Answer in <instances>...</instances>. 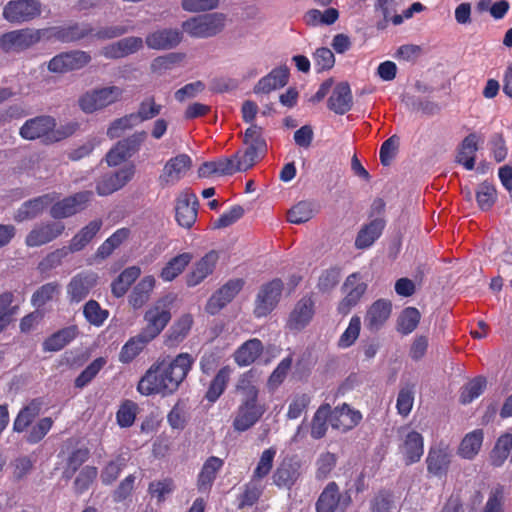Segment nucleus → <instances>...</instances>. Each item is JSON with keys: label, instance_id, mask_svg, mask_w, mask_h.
Here are the masks:
<instances>
[{"label": "nucleus", "instance_id": "nucleus-1", "mask_svg": "<svg viewBox=\"0 0 512 512\" xmlns=\"http://www.w3.org/2000/svg\"><path fill=\"white\" fill-rule=\"evenodd\" d=\"M194 363L195 358L187 352L179 353L171 361L157 360L140 378L137 391L143 396H171L185 381Z\"/></svg>", "mask_w": 512, "mask_h": 512}, {"label": "nucleus", "instance_id": "nucleus-2", "mask_svg": "<svg viewBox=\"0 0 512 512\" xmlns=\"http://www.w3.org/2000/svg\"><path fill=\"white\" fill-rule=\"evenodd\" d=\"M267 411L258 398H241L232 421L234 431L242 433L256 425Z\"/></svg>", "mask_w": 512, "mask_h": 512}, {"label": "nucleus", "instance_id": "nucleus-3", "mask_svg": "<svg viewBox=\"0 0 512 512\" xmlns=\"http://www.w3.org/2000/svg\"><path fill=\"white\" fill-rule=\"evenodd\" d=\"M284 283L279 278H274L259 287L255 296L253 314L260 319L268 316L278 306Z\"/></svg>", "mask_w": 512, "mask_h": 512}, {"label": "nucleus", "instance_id": "nucleus-4", "mask_svg": "<svg viewBox=\"0 0 512 512\" xmlns=\"http://www.w3.org/2000/svg\"><path fill=\"white\" fill-rule=\"evenodd\" d=\"M225 26V16L211 13L192 17L182 23L184 32L194 38H209L220 33Z\"/></svg>", "mask_w": 512, "mask_h": 512}, {"label": "nucleus", "instance_id": "nucleus-5", "mask_svg": "<svg viewBox=\"0 0 512 512\" xmlns=\"http://www.w3.org/2000/svg\"><path fill=\"white\" fill-rule=\"evenodd\" d=\"M45 40L42 29L22 28L6 32L0 36V49L5 52H21Z\"/></svg>", "mask_w": 512, "mask_h": 512}, {"label": "nucleus", "instance_id": "nucleus-6", "mask_svg": "<svg viewBox=\"0 0 512 512\" xmlns=\"http://www.w3.org/2000/svg\"><path fill=\"white\" fill-rule=\"evenodd\" d=\"M56 119L50 115H40L26 120L19 129L24 140L40 139L45 144L55 143Z\"/></svg>", "mask_w": 512, "mask_h": 512}, {"label": "nucleus", "instance_id": "nucleus-7", "mask_svg": "<svg viewBox=\"0 0 512 512\" xmlns=\"http://www.w3.org/2000/svg\"><path fill=\"white\" fill-rule=\"evenodd\" d=\"M351 504L350 492L341 493L339 485L331 481L319 494L315 502V512H346Z\"/></svg>", "mask_w": 512, "mask_h": 512}, {"label": "nucleus", "instance_id": "nucleus-8", "mask_svg": "<svg viewBox=\"0 0 512 512\" xmlns=\"http://www.w3.org/2000/svg\"><path fill=\"white\" fill-rule=\"evenodd\" d=\"M122 95L123 89L118 86L94 89L80 97L79 106L85 113H93L116 103Z\"/></svg>", "mask_w": 512, "mask_h": 512}, {"label": "nucleus", "instance_id": "nucleus-9", "mask_svg": "<svg viewBox=\"0 0 512 512\" xmlns=\"http://www.w3.org/2000/svg\"><path fill=\"white\" fill-rule=\"evenodd\" d=\"M45 41L74 43L92 36L94 28L89 23L70 22L60 26L43 28Z\"/></svg>", "mask_w": 512, "mask_h": 512}, {"label": "nucleus", "instance_id": "nucleus-10", "mask_svg": "<svg viewBox=\"0 0 512 512\" xmlns=\"http://www.w3.org/2000/svg\"><path fill=\"white\" fill-rule=\"evenodd\" d=\"M42 13L39 0H11L3 7V18L9 23L21 24L38 18Z\"/></svg>", "mask_w": 512, "mask_h": 512}, {"label": "nucleus", "instance_id": "nucleus-11", "mask_svg": "<svg viewBox=\"0 0 512 512\" xmlns=\"http://www.w3.org/2000/svg\"><path fill=\"white\" fill-rule=\"evenodd\" d=\"M171 320L170 304L164 300H158L144 314L145 327L141 330L148 340L155 339Z\"/></svg>", "mask_w": 512, "mask_h": 512}, {"label": "nucleus", "instance_id": "nucleus-12", "mask_svg": "<svg viewBox=\"0 0 512 512\" xmlns=\"http://www.w3.org/2000/svg\"><path fill=\"white\" fill-rule=\"evenodd\" d=\"M93 198L92 191H80L73 195L54 201L50 207V216L53 219H65L85 210Z\"/></svg>", "mask_w": 512, "mask_h": 512}, {"label": "nucleus", "instance_id": "nucleus-13", "mask_svg": "<svg viewBox=\"0 0 512 512\" xmlns=\"http://www.w3.org/2000/svg\"><path fill=\"white\" fill-rule=\"evenodd\" d=\"M243 143L247 146L244 152H240L243 158V166L253 167L267 151V143L263 137V129L252 124L244 132Z\"/></svg>", "mask_w": 512, "mask_h": 512}, {"label": "nucleus", "instance_id": "nucleus-14", "mask_svg": "<svg viewBox=\"0 0 512 512\" xmlns=\"http://www.w3.org/2000/svg\"><path fill=\"white\" fill-rule=\"evenodd\" d=\"M92 60L89 52L83 50H70L55 55L47 65L52 73L64 74L80 70Z\"/></svg>", "mask_w": 512, "mask_h": 512}, {"label": "nucleus", "instance_id": "nucleus-15", "mask_svg": "<svg viewBox=\"0 0 512 512\" xmlns=\"http://www.w3.org/2000/svg\"><path fill=\"white\" fill-rule=\"evenodd\" d=\"M146 139V132H135L132 135L119 140L106 154V162L109 166H117L136 154Z\"/></svg>", "mask_w": 512, "mask_h": 512}, {"label": "nucleus", "instance_id": "nucleus-16", "mask_svg": "<svg viewBox=\"0 0 512 512\" xmlns=\"http://www.w3.org/2000/svg\"><path fill=\"white\" fill-rule=\"evenodd\" d=\"M315 315V302L311 296H303L294 305L288 315L285 328L291 332L305 329Z\"/></svg>", "mask_w": 512, "mask_h": 512}, {"label": "nucleus", "instance_id": "nucleus-17", "mask_svg": "<svg viewBox=\"0 0 512 512\" xmlns=\"http://www.w3.org/2000/svg\"><path fill=\"white\" fill-rule=\"evenodd\" d=\"M198 199L188 190L181 192L176 198L175 220L179 226L190 229L197 220Z\"/></svg>", "mask_w": 512, "mask_h": 512}, {"label": "nucleus", "instance_id": "nucleus-18", "mask_svg": "<svg viewBox=\"0 0 512 512\" xmlns=\"http://www.w3.org/2000/svg\"><path fill=\"white\" fill-rule=\"evenodd\" d=\"M192 159L187 154H178L164 165L158 181L161 187L176 184L190 170Z\"/></svg>", "mask_w": 512, "mask_h": 512}, {"label": "nucleus", "instance_id": "nucleus-19", "mask_svg": "<svg viewBox=\"0 0 512 512\" xmlns=\"http://www.w3.org/2000/svg\"><path fill=\"white\" fill-rule=\"evenodd\" d=\"M65 230L64 223L48 221L36 225L26 236L25 244L28 247H39L57 239Z\"/></svg>", "mask_w": 512, "mask_h": 512}, {"label": "nucleus", "instance_id": "nucleus-20", "mask_svg": "<svg viewBox=\"0 0 512 512\" xmlns=\"http://www.w3.org/2000/svg\"><path fill=\"white\" fill-rule=\"evenodd\" d=\"M451 458L452 453L447 444L440 442L438 445L431 446L426 457L427 472L438 478L446 476Z\"/></svg>", "mask_w": 512, "mask_h": 512}, {"label": "nucleus", "instance_id": "nucleus-21", "mask_svg": "<svg viewBox=\"0 0 512 512\" xmlns=\"http://www.w3.org/2000/svg\"><path fill=\"white\" fill-rule=\"evenodd\" d=\"M245 282L241 278L230 279L220 287L208 300L206 310L210 314H216L242 290Z\"/></svg>", "mask_w": 512, "mask_h": 512}, {"label": "nucleus", "instance_id": "nucleus-22", "mask_svg": "<svg viewBox=\"0 0 512 512\" xmlns=\"http://www.w3.org/2000/svg\"><path fill=\"white\" fill-rule=\"evenodd\" d=\"M362 420L359 410L353 409L347 403L331 408L330 425L333 429L343 433L355 428Z\"/></svg>", "mask_w": 512, "mask_h": 512}, {"label": "nucleus", "instance_id": "nucleus-23", "mask_svg": "<svg viewBox=\"0 0 512 512\" xmlns=\"http://www.w3.org/2000/svg\"><path fill=\"white\" fill-rule=\"evenodd\" d=\"M58 198L59 194L52 192L25 201L17 210L14 216L15 221L23 222L36 218Z\"/></svg>", "mask_w": 512, "mask_h": 512}, {"label": "nucleus", "instance_id": "nucleus-24", "mask_svg": "<svg viewBox=\"0 0 512 512\" xmlns=\"http://www.w3.org/2000/svg\"><path fill=\"white\" fill-rule=\"evenodd\" d=\"M97 274L93 272H81L72 277L67 285V295L71 303H79L84 300L97 284Z\"/></svg>", "mask_w": 512, "mask_h": 512}, {"label": "nucleus", "instance_id": "nucleus-25", "mask_svg": "<svg viewBox=\"0 0 512 512\" xmlns=\"http://www.w3.org/2000/svg\"><path fill=\"white\" fill-rule=\"evenodd\" d=\"M344 289L347 290V293L339 302L337 310L340 314L346 315L358 304L367 289V285L360 281L357 273H353L344 282Z\"/></svg>", "mask_w": 512, "mask_h": 512}, {"label": "nucleus", "instance_id": "nucleus-26", "mask_svg": "<svg viewBox=\"0 0 512 512\" xmlns=\"http://www.w3.org/2000/svg\"><path fill=\"white\" fill-rule=\"evenodd\" d=\"M300 463L292 458H284L273 472V483L278 488L291 489L300 477Z\"/></svg>", "mask_w": 512, "mask_h": 512}, {"label": "nucleus", "instance_id": "nucleus-27", "mask_svg": "<svg viewBox=\"0 0 512 512\" xmlns=\"http://www.w3.org/2000/svg\"><path fill=\"white\" fill-rule=\"evenodd\" d=\"M392 311V303L387 299L376 300L367 310L365 326L371 332L378 331L389 319Z\"/></svg>", "mask_w": 512, "mask_h": 512}, {"label": "nucleus", "instance_id": "nucleus-28", "mask_svg": "<svg viewBox=\"0 0 512 512\" xmlns=\"http://www.w3.org/2000/svg\"><path fill=\"white\" fill-rule=\"evenodd\" d=\"M353 97L347 82H341L335 86L328 98L327 106L337 115H344L351 110Z\"/></svg>", "mask_w": 512, "mask_h": 512}, {"label": "nucleus", "instance_id": "nucleus-29", "mask_svg": "<svg viewBox=\"0 0 512 512\" xmlns=\"http://www.w3.org/2000/svg\"><path fill=\"white\" fill-rule=\"evenodd\" d=\"M182 39L178 29H161L147 35L146 45L155 50H168L176 47Z\"/></svg>", "mask_w": 512, "mask_h": 512}, {"label": "nucleus", "instance_id": "nucleus-30", "mask_svg": "<svg viewBox=\"0 0 512 512\" xmlns=\"http://www.w3.org/2000/svg\"><path fill=\"white\" fill-rule=\"evenodd\" d=\"M218 261V254L216 251L211 250L206 253L196 264L194 269L187 276V285L193 287L201 283L208 275L212 274L216 263Z\"/></svg>", "mask_w": 512, "mask_h": 512}, {"label": "nucleus", "instance_id": "nucleus-31", "mask_svg": "<svg viewBox=\"0 0 512 512\" xmlns=\"http://www.w3.org/2000/svg\"><path fill=\"white\" fill-rule=\"evenodd\" d=\"M224 461L216 456L206 459L197 476V489L200 492H207L211 489L218 472L222 469Z\"/></svg>", "mask_w": 512, "mask_h": 512}, {"label": "nucleus", "instance_id": "nucleus-32", "mask_svg": "<svg viewBox=\"0 0 512 512\" xmlns=\"http://www.w3.org/2000/svg\"><path fill=\"white\" fill-rule=\"evenodd\" d=\"M289 79V69L284 67L274 68L268 75L262 77L254 87L255 93H270L273 90L284 87Z\"/></svg>", "mask_w": 512, "mask_h": 512}, {"label": "nucleus", "instance_id": "nucleus-33", "mask_svg": "<svg viewBox=\"0 0 512 512\" xmlns=\"http://www.w3.org/2000/svg\"><path fill=\"white\" fill-rule=\"evenodd\" d=\"M79 334V329L76 325L64 327L49 337L43 342V350L47 352H57L62 350L65 346L71 343Z\"/></svg>", "mask_w": 512, "mask_h": 512}, {"label": "nucleus", "instance_id": "nucleus-34", "mask_svg": "<svg viewBox=\"0 0 512 512\" xmlns=\"http://www.w3.org/2000/svg\"><path fill=\"white\" fill-rule=\"evenodd\" d=\"M402 452L406 465L420 461L424 453V439L417 431H410L404 438Z\"/></svg>", "mask_w": 512, "mask_h": 512}, {"label": "nucleus", "instance_id": "nucleus-35", "mask_svg": "<svg viewBox=\"0 0 512 512\" xmlns=\"http://www.w3.org/2000/svg\"><path fill=\"white\" fill-rule=\"evenodd\" d=\"M480 136L476 133L468 134L461 142L456 157L457 163L463 165L466 170H473L475 167V154L478 151Z\"/></svg>", "mask_w": 512, "mask_h": 512}, {"label": "nucleus", "instance_id": "nucleus-36", "mask_svg": "<svg viewBox=\"0 0 512 512\" xmlns=\"http://www.w3.org/2000/svg\"><path fill=\"white\" fill-rule=\"evenodd\" d=\"M232 368L229 365L221 367L215 376L210 381L206 390L204 398L211 404H214L225 392L230 377Z\"/></svg>", "mask_w": 512, "mask_h": 512}, {"label": "nucleus", "instance_id": "nucleus-37", "mask_svg": "<svg viewBox=\"0 0 512 512\" xmlns=\"http://www.w3.org/2000/svg\"><path fill=\"white\" fill-rule=\"evenodd\" d=\"M385 228V220L376 218L364 225L357 234L355 246L358 249L370 247L382 234Z\"/></svg>", "mask_w": 512, "mask_h": 512}, {"label": "nucleus", "instance_id": "nucleus-38", "mask_svg": "<svg viewBox=\"0 0 512 512\" xmlns=\"http://www.w3.org/2000/svg\"><path fill=\"white\" fill-rule=\"evenodd\" d=\"M263 352V344L257 338H252L244 342L234 353V360L240 367L249 366Z\"/></svg>", "mask_w": 512, "mask_h": 512}, {"label": "nucleus", "instance_id": "nucleus-39", "mask_svg": "<svg viewBox=\"0 0 512 512\" xmlns=\"http://www.w3.org/2000/svg\"><path fill=\"white\" fill-rule=\"evenodd\" d=\"M156 280L154 276L143 277L133 288L128 297L129 304L134 309L143 307L150 299L151 293L155 287Z\"/></svg>", "mask_w": 512, "mask_h": 512}, {"label": "nucleus", "instance_id": "nucleus-40", "mask_svg": "<svg viewBox=\"0 0 512 512\" xmlns=\"http://www.w3.org/2000/svg\"><path fill=\"white\" fill-rule=\"evenodd\" d=\"M102 220L95 219L80 229L70 240L68 248L71 253L83 250L97 235L102 227Z\"/></svg>", "mask_w": 512, "mask_h": 512}, {"label": "nucleus", "instance_id": "nucleus-41", "mask_svg": "<svg viewBox=\"0 0 512 512\" xmlns=\"http://www.w3.org/2000/svg\"><path fill=\"white\" fill-rule=\"evenodd\" d=\"M193 325V317L191 314H184L170 327L165 343L167 346H177L189 334Z\"/></svg>", "mask_w": 512, "mask_h": 512}, {"label": "nucleus", "instance_id": "nucleus-42", "mask_svg": "<svg viewBox=\"0 0 512 512\" xmlns=\"http://www.w3.org/2000/svg\"><path fill=\"white\" fill-rule=\"evenodd\" d=\"M151 340L143 334L139 333L131 337L121 348L118 356L119 362L122 364L131 363L144 350Z\"/></svg>", "mask_w": 512, "mask_h": 512}, {"label": "nucleus", "instance_id": "nucleus-43", "mask_svg": "<svg viewBox=\"0 0 512 512\" xmlns=\"http://www.w3.org/2000/svg\"><path fill=\"white\" fill-rule=\"evenodd\" d=\"M140 274L141 269L138 266H130L124 269L111 284L113 296L117 298L123 297Z\"/></svg>", "mask_w": 512, "mask_h": 512}, {"label": "nucleus", "instance_id": "nucleus-44", "mask_svg": "<svg viewBox=\"0 0 512 512\" xmlns=\"http://www.w3.org/2000/svg\"><path fill=\"white\" fill-rule=\"evenodd\" d=\"M192 260V255L184 252L171 258L160 272V277L165 282L173 281L188 266Z\"/></svg>", "mask_w": 512, "mask_h": 512}, {"label": "nucleus", "instance_id": "nucleus-45", "mask_svg": "<svg viewBox=\"0 0 512 512\" xmlns=\"http://www.w3.org/2000/svg\"><path fill=\"white\" fill-rule=\"evenodd\" d=\"M509 456L512 463V434L506 433L497 439L490 453V463L494 467H500Z\"/></svg>", "mask_w": 512, "mask_h": 512}, {"label": "nucleus", "instance_id": "nucleus-46", "mask_svg": "<svg viewBox=\"0 0 512 512\" xmlns=\"http://www.w3.org/2000/svg\"><path fill=\"white\" fill-rule=\"evenodd\" d=\"M331 406L324 403L318 407L311 421L310 435L313 439L323 438L328 430L327 422H330Z\"/></svg>", "mask_w": 512, "mask_h": 512}, {"label": "nucleus", "instance_id": "nucleus-47", "mask_svg": "<svg viewBox=\"0 0 512 512\" xmlns=\"http://www.w3.org/2000/svg\"><path fill=\"white\" fill-rule=\"evenodd\" d=\"M90 451L86 447L76 448L69 453L62 471V478L66 481L73 478L80 467L89 459Z\"/></svg>", "mask_w": 512, "mask_h": 512}, {"label": "nucleus", "instance_id": "nucleus-48", "mask_svg": "<svg viewBox=\"0 0 512 512\" xmlns=\"http://www.w3.org/2000/svg\"><path fill=\"white\" fill-rule=\"evenodd\" d=\"M483 442V431L481 429L474 430L465 435L462 439L458 454L464 459H473L479 452Z\"/></svg>", "mask_w": 512, "mask_h": 512}, {"label": "nucleus", "instance_id": "nucleus-49", "mask_svg": "<svg viewBox=\"0 0 512 512\" xmlns=\"http://www.w3.org/2000/svg\"><path fill=\"white\" fill-rule=\"evenodd\" d=\"M40 410L41 402L38 399H33L19 411L13 423V430L19 433L25 431L39 415Z\"/></svg>", "mask_w": 512, "mask_h": 512}, {"label": "nucleus", "instance_id": "nucleus-50", "mask_svg": "<svg viewBox=\"0 0 512 512\" xmlns=\"http://www.w3.org/2000/svg\"><path fill=\"white\" fill-rule=\"evenodd\" d=\"M14 294L11 291H5L0 294V334L4 332L13 317L18 313L19 306L13 305Z\"/></svg>", "mask_w": 512, "mask_h": 512}, {"label": "nucleus", "instance_id": "nucleus-51", "mask_svg": "<svg viewBox=\"0 0 512 512\" xmlns=\"http://www.w3.org/2000/svg\"><path fill=\"white\" fill-rule=\"evenodd\" d=\"M421 314L416 307L404 308L397 318L396 328L402 335L411 334L419 325Z\"/></svg>", "mask_w": 512, "mask_h": 512}, {"label": "nucleus", "instance_id": "nucleus-52", "mask_svg": "<svg viewBox=\"0 0 512 512\" xmlns=\"http://www.w3.org/2000/svg\"><path fill=\"white\" fill-rule=\"evenodd\" d=\"M475 198L481 211H489L497 200V190L492 183L484 181L477 186Z\"/></svg>", "mask_w": 512, "mask_h": 512}, {"label": "nucleus", "instance_id": "nucleus-53", "mask_svg": "<svg viewBox=\"0 0 512 512\" xmlns=\"http://www.w3.org/2000/svg\"><path fill=\"white\" fill-rule=\"evenodd\" d=\"M263 486L258 480H251L244 485L243 492L238 496V509L251 507L258 502L262 493Z\"/></svg>", "mask_w": 512, "mask_h": 512}, {"label": "nucleus", "instance_id": "nucleus-54", "mask_svg": "<svg viewBox=\"0 0 512 512\" xmlns=\"http://www.w3.org/2000/svg\"><path fill=\"white\" fill-rule=\"evenodd\" d=\"M60 292V285L57 282H49L40 286L31 297V304L38 310L52 301Z\"/></svg>", "mask_w": 512, "mask_h": 512}, {"label": "nucleus", "instance_id": "nucleus-55", "mask_svg": "<svg viewBox=\"0 0 512 512\" xmlns=\"http://www.w3.org/2000/svg\"><path fill=\"white\" fill-rule=\"evenodd\" d=\"M486 386L487 380L485 377L477 376L473 378L462 387L459 397L460 403L464 405L471 403L484 392Z\"/></svg>", "mask_w": 512, "mask_h": 512}, {"label": "nucleus", "instance_id": "nucleus-56", "mask_svg": "<svg viewBox=\"0 0 512 512\" xmlns=\"http://www.w3.org/2000/svg\"><path fill=\"white\" fill-rule=\"evenodd\" d=\"M98 476V469L95 466H84L75 477L73 489L75 494L82 495L92 486Z\"/></svg>", "mask_w": 512, "mask_h": 512}, {"label": "nucleus", "instance_id": "nucleus-57", "mask_svg": "<svg viewBox=\"0 0 512 512\" xmlns=\"http://www.w3.org/2000/svg\"><path fill=\"white\" fill-rule=\"evenodd\" d=\"M83 315L89 324L100 327L109 317V311L103 309L96 300L91 299L83 306Z\"/></svg>", "mask_w": 512, "mask_h": 512}, {"label": "nucleus", "instance_id": "nucleus-58", "mask_svg": "<svg viewBox=\"0 0 512 512\" xmlns=\"http://www.w3.org/2000/svg\"><path fill=\"white\" fill-rule=\"evenodd\" d=\"M276 453H277V450L274 447L265 449L261 453L259 461L253 471V474H252L253 480L260 481L270 474V472L273 468Z\"/></svg>", "mask_w": 512, "mask_h": 512}, {"label": "nucleus", "instance_id": "nucleus-59", "mask_svg": "<svg viewBox=\"0 0 512 512\" xmlns=\"http://www.w3.org/2000/svg\"><path fill=\"white\" fill-rule=\"evenodd\" d=\"M393 507V492L385 488L378 490L369 502L370 512H392Z\"/></svg>", "mask_w": 512, "mask_h": 512}, {"label": "nucleus", "instance_id": "nucleus-60", "mask_svg": "<svg viewBox=\"0 0 512 512\" xmlns=\"http://www.w3.org/2000/svg\"><path fill=\"white\" fill-rule=\"evenodd\" d=\"M107 359L105 357H98L94 359L75 379L74 386L76 388L86 387L106 365Z\"/></svg>", "mask_w": 512, "mask_h": 512}, {"label": "nucleus", "instance_id": "nucleus-61", "mask_svg": "<svg viewBox=\"0 0 512 512\" xmlns=\"http://www.w3.org/2000/svg\"><path fill=\"white\" fill-rule=\"evenodd\" d=\"M216 162L218 175H233L238 171H246L250 167L243 166V158L240 151L236 152L231 157L219 159Z\"/></svg>", "mask_w": 512, "mask_h": 512}, {"label": "nucleus", "instance_id": "nucleus-62", "mask_svg": "<svg viewBox=\"0 0 512 512\" xmlns=\"http://www.w3.org/2000/svg\"><path fill=\"white\" fill-rule=\"evenodd\" d=\"M162 108V105L156 102L154 96H149L139 103L138 110L133 113L139 123H142L157 117L161 113Z\"/></svg>", "mask_w": 512, "mask_h": 512}, {"label": "nucleus", "instance_id": "nucleus-63", "mask_svg": "<svg viewBox=\"0 0 512 512\" xmlns=\"http://www.w3.org/2000/svg\"><path fill=\"white\" fill-rule=\"evenodd\" d=\"M313 215V204L308 201H300L288 211L287 219L290 223L302 224L309 221Z\"/></svg>", "mask_w": 512, "mask_h": 512}, {"label": "nucleus", "instance_id": "nucleus-64", "mask_svg": "<svg viewBox=\"0 0 512 512\" xmlns=\"http://www.w3.org/2000/svg\"><path fill=\"white\" fill-rule=\"evenodd\" d=\"M176 486L172 478H164L162 480H156L149 483L148 492L151 497L157 499L158 503H162L166 500V496L172 494Z\"/></svg>", "mask_w": 512, "mask_h": 512}]
</instances>
